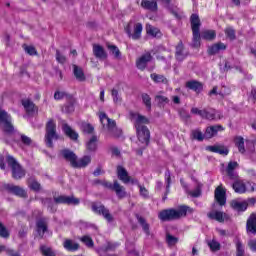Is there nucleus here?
<instances>
[{
  "label": "nucleus",
  "instance_id": "obj_44",
  "mask_svg": "<svg viewBox=\"0 0 256 256\" xmlns=\"http://www.w3.org/2000/svg\"><path fill=\"white\" fill-rule=\"evenodd\" d=\"M111 96L115 105H121V101H123V98H121V95H119V91L117 89L113 88L111 90Z\"/></svg>",
  "mask_w": 256,
  "mask_h": 256
},
{
  "label": "nucleus",
  "instance_id": "obj_3",
  "mask_svg": "<svg viewBox=\"0 0 256 256\" xmlns=\"http://www.w3.org/2000/svg\"><path fill=\"white\" fill-rule=\"evenodd\" d=\"M6 163L8 164V167H10L12 171V178L15 179L16 181H19L20 179H23L27 172L23 169V166L19 164L17 159L11 155H6L5 158Z\"/></svg>",
  "mask_w": 256,
  "mask_h": 256
},
{
  "label": "nucleus",
  "instance_id": "obj_16",
  "mask_svg": "<svg viewBox=\"0 0 256 256\" xmlns=\"http://www.w3.org/2000/svg\"><path fill=\"white\" fill-rule=\"evenodd\" d=\"M153 57L151 56V53L143 54L140 58L136 61L137 69H140V71H144V69L147 67V64L149 61H151Z\"/></svg>",
  "mask_w": 256,
  "mask_h": 256
},
{
  "label": "nucleus",
  "instance_id": "obj_6",
  "mask_svg": "<svg viewBox=\"0 0 256 256\" xmlns=\"http://www.w3.org/2000/svg\"><path fill=\"white\" fill-rule=\"evenodd\" d=\"M45 139L47 147H53V139H57V124L53 119H50L46 124Z\"/></svg>",
  "mask_w": 256,
  "mask_h": 256
},
{
  "label": "nucleus",
  "instance_id": "obj_27",
  "mask_svg": "<svg viewBox=\"0 0 256 256\" xmlns=\"http://www.w3.org/2000/svg\"><path fill=\"white\" fill-rule=\"evenodd\" d=\"M231 207L234 209V211H247V207H249V204L245 201H239V200H232L231 201Z\"/></svg>",
  "mask_w": 256,
  "mask_h": 256
},
{
  "label": "nucleus",
  "instance_id": "obj_46",
  "mask_svg": "<svg viewBox=\"0 0 256 256\" xmlns=\"http://www.w3.org/2000/svg\"><path fill=\"white\" fill-rule=\"evenodd\" d=\"M71 95L67 94V92H63V91H56L54 93V99L56 101H61V99H71Z\"/></svg>",
  "mask_w": 256,
  "mask_h": 256
},
{
  "label": "nucleus",
  "instance_id": "obj_18",
  "mask_svg": "<svg viewBox=\"0 0 256 256\" xmlns=\"http://www.w3.org/2000/svg\"><path fill=\"white\" fill-rule=\"evenodd\" d=\"M6 189L7 191H9V193H12L13 195H17V197H27V192H25V189H23L20 186L7 184Z\"/></svg>",
  "mask_w": 256,
  "mask_h": 256
},
{
  "label": "nucleus",
  "instance_id": "obj_25",
  "mask_svg": "<svg viewBox=\"0 0 256 256\" xmlns=\"http://www.w3.org/2000/svg\"><path fill=\"white\" fill-rule=\"evenodd\" d=\"M63 247L66 249V251H70L74 253L75 251H79V243L71 240V239H65L63 242Z\"/></svg>",
  "mask_w": 256,
  "mask_h": 256
},
{
  "label": "nucleus",
  "instance_id": "obj_20",
  "mask_svg": "<svg viewBox=\"0 0 256 256\" xmlns=\"http://www.w3.org/2000/svg\"><path fill=\"white\" fill-rule=\"evenodd\" d=\"M62 130L66 137H69L71 141H77V139H79V133L73 130V128H71V126H69L68 124H63Z\"/></svg>",
  "mask_w": 256,
  "mask_h": 256
},
{
  "label": "nucleus",
  "instance_id": "obj_33",
  "mask_svg": "<svg viewBox=\"0 0 256 256\" xmlns=\"http://www.w3.org/2000/svg\"><path fill=\"white\" fill-rule=\"evenodd\" d=\"M22 105L29 115H33V113H36L37 107L31 100H23Z\"/></svg>",
  "mask_w": 256,
  "mask_h": 256
},
{
  "label": "nucleus",
  "instance_id": "obj_60",
  "mask_svg": "<svg viewBox=\"0 0 256 256\" xmlns=\"http://www.w3.org/2000/svg\"><path fill=\"white\" fill-rule=\"evenodd\" d=\"M179 115L182 119H184V121H187V119H191V115L189 114V112H187V110L181 109L179 111Z\"/></svg>",
  "mask_w": 256,
  "mask_h": 256
},
{
  "label": "nucleus",
  "instance_id": "obj_51",
  "mask_svg": "<svg viewBox=\"0 0 256 256\" xmlns=\"http://www.w3.org/2000/svg\"><path fill=\"white\" fill-rule=\"evenodd\" d=\"M155 101L157 103H159L160 105H167V103H169V98H167V96H163V95H156Z\"/></svg>",
  "mask_w": 256,
  "mask_h": 256
},
{
  "label": "nucleus",
  "instance_id": "obj_9",
  "mask_svg": "<svg viewBox=\"0 0 256 256\" xmlns=\"http://www.w3.org/2000/svg\"><path fill=\"white\" fill-rule=\"evenodd\" d=\"M191 27H192V33H193V41L194 44L197 45L201 39V33L199 31L201 27V20L199 19V15L192 14L190 17Z\"/></svg>",
  "mask_w": 256,
  "mask_h": 256
},
{
  "label": "nucleus",
  "instance_id": "obj_56",
  "mask_svg": "<svg viewBox=\"0 0 256 256\" xmlns=\"http://www.w3.org/2000/svg\"><path fill=\"white\" fill-rule=\"evenodd\" d=\"M28 187L32 189V191H40L41 190V184L37 182L36 180H32L29 182Z\"/></svg>",
  "mask_w": 256,
  "mask_h": 256
},
{
  "label": "nucleus",
  "instance_id": "obj_22",
  "mask_svg": "<svg viewBox=\"0 0 256 256\" xmlns=\"http://www.w3.org/2000/svg\"><path fill=\"white\" fill-rule=\"evenodd\" d=\"M118 197V199H125L127 197V191H125V187L119 184L117 180L114 181V188L112 189Z\"/></svg>",
  "mask_w": 256,
  "mask_h": 256
},
{
  "label": "nucleus",
  "instance_id": "obj_34",
  "mask_svg": "<svg viewBox=\"0 0 256 256\" xmlns=\"http://www.w3.org/2000/svg\"><path fill=\"white\" fill-rule=\"evenodd\" d=\"M146 33L151 37H161V30L151 24H146Z\"/></svg>",
  "mask_w": 256,
  "mask_h": 256
},
{
  "label": "nucleus",
  "instance_id": "obj_1",
  "mask_svg": "<svg viewBox=\"0 0 256 256\" xmlns=\"http://www.w3.org/2000/svg\"><path fill=\"white\" fill-rule=\"evenodd\" d=\"M130 121L134 123L139 143L142 144V149L149 145L151 139V132L145 125H149V118L136 112H130Z\"/></svg>",
  "mask_w": 256,
  "mask_h": 256
},
{
  "label": "nucleus",
  "instance_id": "obj_11",
  "mask_svg": "<svg viewBox=\"0 0 256 256\" xmlns=\"http://www.w3.org/2000/svg\"><path fill=\"white\" fill-rule=\"evenodd\" d=\"M92 211L94 213H97L98 215H102L108 223H112L113 221V215H111V212H109V209H107L103 204L93 202L92 203Z\"/></svg>",
  "mask_w": 256,
  "mask_h": 256
},
{
  "label": "nucleus",
  "instance_id": "obj_41",
  "mask_svg": "<svg viewBox=\"0 0 256 256\" xmlns=\"http://www.w3.org/2000/svg\"><path fill=\"white\" fill-rule=\"evenodd\" d=\"M80 129L83 133H87L88 135H91V133L95 131V127L87 122H82L80 124Z\"/></svg>",
  "mask_w": 256,
  "mask_h": 256
},
{
  "label": "nucleus",
  "instance_id": "obj_19",
  "mask_svg": "<svg viewBox=\"0 0 256 256\" xmlns=\"http://www.w3.org/2000/svg\"><path fill=\"white\" fill-rule=\"evenodd\" d=\"M246 231L252 235H256V214L252 213L246 222Z\"/></svg>",
  "mask_w": 256,
  "mask_h": 256
},
{
  "label": "nucleus",
  "instance_id": "obj_49",
  "mask_svg": "<svg viewBox=\"0 0 256 256\" xmlns=\"http://www.w3.org/2000/svg\"><path fill=\"white\" fill-rule=\"evenodd\" d=\"M208 247L211 249V251H219L221 249V244L213 239L208 242Z\"/></svg>",
  "mask_w": 256,
  "mask_h": 256
},
{
  "label": "nucleus",
  "instance_id": "obj_42",
  "mask_svg": "<svg viewBox=\"0 0 256 256\" xmlns=\"http://www.w3.org/2000/svg\"><path fill=\"white\" fill-rule=\"evenodd\" d=\"M236 245V256H245V246L241 240L237 239L235 241Z\"/></svg>",
  "mask_w": 256,
  "mask_h": 256
},
{
  "label": "nucleus",
  "instance_id": "obj_58",
  "mask_svg": "<svg viewBox=\"0 0 256 256\" xmlns=\"http://www.w3.org/2000/svg\"><path fill=\"white\" fill-rule=\"evenodd\" d=\"M169 11L176 19H183V12H181L179 9L169 8Z\"/></svg>",
  "mask_w": 256,
  "mask_h": 256
},
{
  "label": "nucleus",
  "instance_id": "obj_24",
  "mask_svg": "<svg viewBox=\"0 0 256 256\" xmlns=\"http://www.w3.org/2000/svg\"><path fill=\"white\" fill-rule=\"evenodd\" d=\"M64 159H66V161H69L70 165L72 167H75V163H77V155H75V153H73V151L71 150H62L61 151Z\"/></svg>",
  "mask_w": 256,
  "mask_h": 256
},
{
  "label": "nucleus",
  "instance_id": "obj_64",
  "mask_svg": "<svg viewBox=\"0 0 256 256\" xmlns=\"http://www.w3.org/2000/svg\"><path fill=\"white\" fill-rule=\"evenodd\" d=\"M248 247L251 249V251L256 252V239L249 240Z\"/></svg>",
  "mask_w": 256,
  "mask_h": 256
},
{
  "label": "nucleus",
  "instance_id": "obj_55",
  "mask_svg": "<svg viewBox=\"0 0 256 256\" xmlns=\"http://www.w3.org/2000/svg\"><path fill=\"white\" fill-rule=\"evenodd\" d=\"M0 237H2L3 239H8L9 237V231L1 222H0Z\"/></svg>",
  "mask_w": 256,
  "mask_h": 256
},
{
  "label": "nucleus",
  "instance_id": "obj_45",
  "mask_svg": "<svg viewBox=\"0 0 256 256\" xmlns=\"http://www.w3.org/2000/svg\"><path fill=\"white\" fill-rule=\"evenodd\" d=\"M138 219V223L141 225L144 233H146V235H150V232H149V223H147V221L145 220V218L141 217V216H138L137 217Z\"/></svg>",
  "mask_w": 256,
  "mask_h": 256
},
{
  "label": "nucleus",
  "instance_id": "obj_28",
  "mask_svg": "<svg viewBox=\"0 0 256 256\" xmlns=\"http://www.w3.org/2000/svg\"><path fill=\"white\" fill-rule=\"evenodd\" d=\"M93 53L96 59L104 60L107 58V52H105V49L101 45L94 44Z\"/></svg>",
  "mask_w": 256,
  "mask_h": 256
},
{
  "label": "nucleus",
  "instance_id": "obj_50",
  "mask_svg": "<svg viewBox=\"0 0 256 256\" xmlns=\"http://www.w3.org/2000/svg\"><path fill=\"white\" fill-rule=\"evenodd\" d=\"M142 101L148 111H151V96L149 94H142Z\"/></svg>",
  "mask_w": 256,
  "mask_h": 256
},
{
  "label": "nucleus",
  "instance_id": "obj_61",
  "mask_svg": "<svg viewBox=\"0 0 256 256\" xmlns=\"http://www.w3.org/2000/svg\"><path fill=\"white\" fill-rule=\"evenodd\" d=\"M20 139H21V142L23 143V145H30L32 142L31 138H29V136H27L25 134H21Z\"/></svg>",
  "mask_w": 256,
  "mask_h": 256
},
{
  "label": "nucleus",
  "instance_id": "obj_4",
  "mask_svg": "<svg viewBox=\"0 0 256 256\" xmlns=\"http://www.w3.org/2000/svg\"><path fill=\"white\" fill-rule=\"evenodd\" d=\"M191 113L193 115H199L202 119H207L208 121H219L223 119V114L213 108H204L199 110V108H192Z\"/></svg>",
  "mask_w": 256,
  "mask_h": 256
},
{
  "label": "nucleus",
  "instance_id": "obj_12",
  "mask_svg": "<svg viewBox=\"0 0 256 256\" xmlns=\"http://www.w3.org/2000/svg\"><path fill=\"white\" fill-rule=\"evenodd\" d=\"M53 199L56 205H79V203L81 202L79 198L67 195L54 196Z\"/></svg>",
  "mask_w": 256,
  "mask_h": 256
},
{
  "label": "nucleus",
  "instance_id": "obj_47",
  "mask_svg": "<svg viewBox=\"0 0 256 256\" xmlns=\"http://www.w3.org/2000/svg\"><path fill=\"white\" fill-rule=\"evenodd\" d=\"M166 243H168L169 247H173V245H177V243H179V238H177L171 234H167L166 235Z\"/></svg>",
  "mask_w": 256,
  "mask_h": 256
},
{
  "label": "nucleus",
  "instance_id": "obj_17",
  "mask_svg": "<svg viewBox=\"0 0 256 256\" xmlns=\"http://www.w3.org/2000/svg\"><path fill=\"white\" fill-rule=\"evenodd\" d=\"M219 131H225V128L222 125L209 126L206 128L204 136L206 139H212Z\"/></svg>",
  "mask_w": 256,
  "mask_h": 256
},
{
  "label": "nucleus",
  "instance_id": "obj_59",
  "mask_svg": "<svg viewBox=\"0 0 256 256\" xmlns=\"http://www.w3.org/2000/svg\"><path fill=\"white\" fill-rule=\"evenodd\" d=\"M56 61H58V63H65L67 61V58L65 56H63L61 54V52H59V50L56 51Z\"/></svg>",
  "mask_w": 256,
  "mask_h": 256
},
{
  "label": "nucleus",
  "instance_id": "obj_10",
  "mask_svg": "<svg viewBox=\"0 0 256 256\" xmlns=\"http://www.w3.org/2000/svg\"><path fill=\"white\" fill-rule=\"evenodd\" d=\"M100 123L103 125V127H107L108 132L113 137H117V134H115V131H117V123L115 120L110 119L105 112H101L99 114Z\"/></svg>",
  "mask_w": 256,
  "mask_h": 256
},
{
  "label": "nucleus",
  "instance_id": "obj_31",
  "mask_svg": "<svg viewBox=\"0 0 256 256\" xmlns=\"http://www.w3.org/2000/svg\"><path fill=\"white\" fill-rule=\"evenodd\" d=\"M208 217H209V219H214V221L223 223V221H225V217H227V215L221 211L213 210L210 213H208Z\"/></svg>",
  "mask_w": 256,
  "mask_h": 256
},
{
  "label": "nucleus",
  "instance_id": "obj_14",
  "mask_svg": "<svg viewBox=\"0 0 256 256\" xmlns=\"http://www.w3.org/2000/svg\"><path fill=\"white\" fill-rule=\"evenodd\" d=\"M225 195H226V192H225V189H223V187L218 186L215 189L214 197H215V200L217 201V203L221 207H223V205H225V203H227V198L225 197Z\"/></svg>",
  "mask_w": 256,
  "mask_h": 256
},
{
  "label": "nucleus",
  "instance_id": "obj_40",
  "mask_svg": "<svg viewBox=\"0 0 256 256\" xmlns=\"http://www.w3.org/2000/svg\"><path fill=\"white\" fill-rule=\"evenodd\" d=\"M97 136H92L90 140L86 143V149L88 151H97Z\"/></svg>",
  "mask_w": 256,
  "mask_h": 256
},
{
  "label": "nucleus",
  "instance_id": "obj_32",
  "mask_svg": "<svg viewBox=\"0 0 256 256\" xmlns=\"http://www.w3.org/2000/svg\"><path fill=\"white\" fill-rule=\"evenodd\" d=\"M91 163V156H84L80 158L79 160H76V163L74 164L75 169H83L87 167Z\"/></svg>",
  "mask_w": 256,
  "mask_h": 256
},
{
  "label": "nucleus",
  "instance_id": "obj_57",
  "mask_svg": "<svg viewBox=\"0 0 256 256\" xmlns=\"http://www.w3.org/2000/svg\"><path fill=\"white\" fill-rule=\"evenodd\" d=\"M192 135L195 139H197V141H203V139H205V134L203 135V132L200 130L192 131Z\"/></svg>",
  "mask_w": 256,
  "mask_h": 256
},
{
  "label": "nucleus",
  "instance_id": "obj_39",
  "mask_svg": "<svg viewBox=\"0 0 256 256\" xmlns=\"http://www.w3.org/2000/svg\"><path fill=\"white\" fill-rule=\"evenodd\" d=\"M234 143L236 147L238 148L239 153H245V139L241 136H237L234 139Z\"/></svg>",
  "mask_w": 256,
  "mask_h": 256
},
{
  "label": "nucleus",
  "instance_id": "obj_7",
  "mask_svg": "<svg viewBox=\"0 0 256 256\" xmlns=\"http://www.w3.org/2000/svg\"><path fill=\"white\" fill-rule=\"evenodd\" d=\"M0 125L7 135H11L15 131V127L11 123V116L2 109H0Z\"/></svg>",
  "mask_w": 256,
  "mask_h": 256
},
{
  "label": "nucleus",
  "instance_id": "obj_5",
  "mask_svg": "<svg viewBox=\"0 0 256 256\" xmlns=\"http://www.w3.org/2000/svg\"><path fill=\"white\" fill-rule=\"evenodd\" d=\"M232 188L235 191V193H238L239 195H243L244 193H253L256 191V184L253 182H247L243 180H234V183L232 184Z\"/></svg>",
  "mask_w": 256,
  "mask_h": 256
},
{
  "label": "nucleus",
  "instance_id": "obj_43",
  "mask_svg": "<svg viewBox=\"0 0 256 256\" xmlns=\"http://www.w3.org/2000/svg\"><path fill=\"white\" fill-rule=\"evenodd\" d=\"M201 37H202V39H205L206 41H213V39H215V37H217V34L215 33L214 30H206V31L202 32Z\"/></svg>",
  "mask_w": 256,
  "mask_h": 256
},
{
  "label": "nucleus",
  "instance_id": "obj_53",
  "mask_svg": "<svg viewBox=\"0 0 256 256\" xmlns=\"http://www.w3.org/2000/svg\"><path fill=\"white\" fill-rule=\"evenodd\" d=\"M107 47H108L109 51H111L113 56L120 57L121 52L119 51V48L117 46L108 44Z\"/></svg>",
  "mask_w": 256,
  "mask_h": 256
},
{
  "label": "nucleus",
  "instance_id": "obj_26",
  "mask_svg": "<svg viewBox=\"0 0 256 256\" xmlns=\"http://www.w3.org/2000/svg\"><path fill=\"white\" fill-rule=\"evenodd\" d=\"M225 49H227V46L223 42H218L208 47V54L217 55L219 51H225Z\"/></svg>",
  "mask_w": 256,
  "mask_h": 256
},
{
  "label": "nucleus",
  "instance_id": "obj_63",
  "mask_svg": "<svg viewBox=\"0 0 256 256\" xmlns=\"http://www.w3.org/2000/svg\"><path fill=\"white\" fill-rule=\"evenodd\" d=\"M191 197H201V188L197 187L194 191H190Z\"/></svg>",
  "mask_w": 256,
  "mask_h": 256
},
{
  "label": "nucleus",
  "instance_id": "obj_52",
  "mask_svg": "<svg viewBox=\"0 0 256 256\" xmlns=\"http://www.w3.org/2000/svg\"><path fill=\"white\" fill-rule=\"evenodd\" d=\"M225 35L228 37V39H230L231 41H233L235 39V29L228 27L224 30Z\"/></svg>",
  "mask_w": 256,
  "mask_h": 256
},
{
  "label": "nucleus",
  "instance_id": "obj_35",
  "mask_svg": "<svg viewBox=\"0 0 256 256\" xmlns=\"http://www.w3.org/2000/svg\"><path fill=\"white\" fill-rule=\"evenodd\" d=\"M150 79H152L154 83H163L164 85H167L169 83V81L163 74L152 73L150 75Z\"/></svg>",
  "mask_w": 256,
  "mask_h": 256
},
{
  "label": "nucleus",
  "instance_id": "obj_8",
  "mask_svg": "<svg viewBox=\"0 0 256 256\" xmlns=\"http://www.w3.org/2000/svg\"><path fill=\"white\" fill-rule=\"evenodd\" d=\"M132 27H133V31L131 30ZM125 32L127 33L130 39H133L134 41H138V39H141V33H143V24L135 23L133 25V23L130 22L125 27Z\"/></svg>",
  "mask_w": 256,
  "mask_h": 256
},
{
  "label": "nucleus",
  "instance_id": "obj_37",
  "mask_svg": "<svg viewBox=\"0 0 256 256\" xmlns=\"http://www.w3.org/2000/svg\"><path fill=\"white\" fill-rule=\"evenodd\" d=\"M73 73L77 81H85V73L83 72V69L81 67L73 65Z\"/></svg>",
  "mask_w": 256,
  "mask_h": 256
},
{
  "label": "nucleus",
  "instance_id": "obj_36",
  "mask_svg": "<svg viewBox=\"0 0 256 256\" xmlns=\"http://www.w3.org/2000/svg\"><path fill=\"white\" fill-rule=\"evenodd\" d=\"M141 7H143V9H147L148 11H157V2L156 1L143 0L141 2Z\"/></svg>",
  "mask_w": 256,
  "mask_h": 256
},
{
  "label": "nucleus",
  "instance_id": "obj_54",
  "mask_svg": "<svg viewBox=\"0 0 256 256\" xmlns=\"http://www.w3.org/2000/svg\"><path fill=\"white\" fill-rule=\"evenodd\" d=\"M80 241L82 243H84V245H86V247H93V245H94L93 239H91V237H89V236H83L82 238H80Z\"/></svg>",
  "mask_w": 256,
  "mask_h": 256
},
{
  "label": "nucleus",
  "instance_id": "obj_13",
  "mask_svg": "<svg viewBox=\"0 0 256 256\" xmlns=\"http://www.w3.org/2000/svg\"><path fill=\"white\" fill-rule=\"evenodd\" d=\"M117 176L118 179L122 181V183H124L125 185H127V183L134 184L137 182L135 179L129 176V172H127V170L123 166H117Z\"/></svg>",
  "mask_w": 256,
  "mask_h": 256
},
{
  "label": "nucleus",
  "instance_id": "obj_15",
  "mask_svg": "<svg viewBox=\"0 0 256 256\" xmlns=\"http://www.w3.org/2000/svg\"><path fill=\"white\" fill-rule=\"evenodd\" d=\"M189 56V52L185 50V46L183 45V42H180L176 46V51H175V57L178 61H185L187 57Z\"/></svg>",
  "mask_w": 256,
  "mask_h": 256
},
{
  "label": "nucleus",
  "instance_id": "obj_29",
  "mask_svg": "<svg viewBox=\"0 0 256 256\" xmlns=\"http://www.w3.org/2000/svg\"><path fill=\"white\" fill-rule=\"evenodd\" d=\"M206 149L211 153H218L219 155H229V149H227L225 146H221V145L208 146Z\"/></svg>",
  "mask_w": 256,
  "mask_h": 256
},
{
  "label": "nucleus",
  "instance_id": "obj_48",
  "mask_svg": "<svg viewBox=\"0 0 256 256\" xmlns=\"http://www.w3.org/2000/svg\"><path fill=\"white\" fill-rule=\"evenodd\" d=\"M40 250H41L42 255H44V256H57V254H55L53 249H51L47 246H41Z\"/></svg>",
  "mask_w": 256,
  "mask_h": 256
},
{
  "label": "nucleus",
  "instance_id": "obj_38",
  "mask_svg": "<svg viewBox=\"0 0 256 256\" xmlns=\"http://www.w3.org/2000/svg\"><path fill=\"white\" fill-rule=\"evenodd\" d=\"M67 101L69 102L63 106L62 111L65 113H73V111H75V99L73 96H71V98H68Z\"/></svg>",
  "mask_w": 256,
  "mask_h": 256
},
{
  "label": "nucleus",
  "instance_id": "obj_62",
  "mask_svg": "<svg viewBox=\"0 0 256 256\" xmlns=\"http://www.w3.org/2000/svg\"><path fill=\"white\" fill-rule=\"evenodd\" d=\"M25 51L28 55H37V50L33 46H26Z\"/></svg>",
  "mask_w": 256,
  "mask_h": 256
},
{
  "label": "nucleus",
  "instance_id": "obj_23",
  "mask_svg": "<svg viewBox=\"0 0 256 256\" xmlns=\"http://www.w3.org/2000/svg\"><path fill=\"white\" fill-rule=\"evenodd\" d=\"M237 167H239V164L237 162H229L226 168V173L229 179H232V180L238 179L239 176L235 172V169H237Z\"/></svg>",
  "mask_w": 256,
  "mask_h": 256
},
{
  "label": "nucleus",
  "instance_id": "obj_2",
  "mask_svg": "<svg viewBox=\"0 0 256 256\" xmlns=\"http://www.w3.org/2000/svg\"><path fill=\"white\" fill-rule=\"evenodd\" d=\"M187 213H193V208L182 205L178 209H165L159 212L158 218L160 221H177L181 217H187Z\"/></svg>",
  "mask_w": 256,
  "mask_h": 256
},
{
  "label": "nucleus",
  "instance_id": "obj_30",
  "mask_svg": "<svg viewBox=\"0 0 256 256\" xmlns=\"http://www.w3.org/2000/svg\"><path fill=\"white\" fill-rule=\"evenodd\" d=\"M186 87L195 91V93H201L203 91V84L199 81L191 80L186 83Z\"/></svg>",
  "mask_w": 256,
  "mask_h": 256
},
{
  "label": "nucleus",
  "instance_id": "obj_21",
  "mask_svg": "<svg viewBox=\"0 0 256 256\" xmlns=\"http://www.w3.org/2000/svg\"><path fill=\"white\" fill-rule=\"evenodd\" d=\"M37 233L40 239H43V236L47 232V219L41 218L36 222Z\"/></svg>",
  "mask_w": 256,
  "mask_h": 256
}]
</instances>
